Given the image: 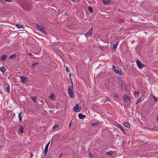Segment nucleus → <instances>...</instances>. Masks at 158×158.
<instances>
[{
    "label": "nucleus",
    "mask_w": 158,
    "mask_h": 158,
    "mask_svg": "<svg viewBox=\"0 0 158 158\" xmlns=\"http://www.w3.org/2000/svg\"><path fill=\"white\" fill-rule=\"evenodd\" d=\"M116 138L115 137H114V140H116V139H120V136L118 135H115Z\"/></svg>",
    "instance_id": "24"
},
{
    "label": "nucleus",
    "mask_w": 158,
    "mask_h": 158,
    "mask_svg": "<svg viewBox=\"0 0 158 158\" xmlns=\"http://www.w3.org/2000/svg\"><path fill=\"white\" fill-rule=\"evenodd\" d=\"M114 154L115 155L116 153L115 152H113L112 151H110L109 152V156H111L112 155V154ZM115 156V155H114Z\"/></svg>",
    "instance_id": "26"
},
{
    "label": "nucleus",
    "mask_w": 158,
    "mask_h": 158,
    "mask_svg": "<svg viewBox=\"0 0 158 158\" xmlns=\"http://www.w3.org/2000/svg\"><path fill=\"white\" fill-rule=\"evenodd\" d=\"M134 93V94H135L136 93L137 94V95H139V91H137V92H135Z\"/></svg>",
    "instance_id": "39"
},
{
    "label": "nucleus",
    "mask_w": 158,
    "mask_h": 158,
    "mask_svg": "<svg viewBox=\"0 0 158 158\" xmlns=\"http://www.w3.org/2000/svg\"><path fill=\"white\" fill-rule=\"evenodd\" d=\"M144 97L143 95H142L141 97H139L137 101L136 105H137L139 103L143 101L144 99Z\"/></svg>",
    "instance_id": "13"
},
{
    "label": "nucleus",
    "mask_w": 158,
    "mask_h": 158,
    "mask_svg": "<svg viewBox=\"0 0 158 158\" xmlns=\"http://www.w3.org/2000/svg\"><path fill=\"white\" fill-rule=\"evenodd\" d=\"M113 68L114 70V72L116 73L119 74L120 75H122L123 74V72L121 71V69H118L114 65H113Z\"/></svg>",
    "instance_id": "2"
},
{
    "label": "nucleus",
    "mask_w": 158,
    "mask_h": 158,
    "mask_svg": "<svg viewBox=\"0 0 158 158\" xmlns=\"http://www.w3.org/2000/svg\"><path fill=\"white\" fill-rule=\"evenodd\" d=\"M153 98L154 99V102H157L158 101V99H157L155 96H153Z\"/></svg>",
    "instance_id": "29"
},
{
    "label": "nucleus",
    "mask_w": 158,
    "mask_h": 158,
    "mask_svg": "<svg viewBox=\"0 0 158 158\" xmlns=\"http://www.w3.org/2000/svg\"><path fill=\"white\" fill-rule=\"evenodd\" d=\"M20 78L21 80V82L23 83H25L27 81V79H28V78L27 77L23 76L21 77Z\"/></svg>",
    "instance_id": "10"
},
{
    "label": "nucleus",
    "mask_w": 158,
    "mask_h": 158,
    "mask_svg": "<svg viewBox=\"0 0 158 158\" xmlns=\"http://www.w3.org/2000/svg\"><path fill=\"white\" fill-rule=\"evenodd\" d=\"M118 80L119 81V83L123 82L122 78L120 77H119L118 78Z\"/></svg>",
    "instance_id": "34"
},
{
    "label": "nucleus",
    "mask_w": 158,
    "mask_h": 158,
    "mask_svg": "<svg viewBox=\"0 0 158 158\" xmlns=\"http://www.w3.org/2000/svg\"><path fill=\"white\" fill-rule=\"evenodd\" d=\"M62 154H61L59 156V158H60L61 157V156H62Z\"/></svg>",
    "instance_id": "44"
},
{
    "label": "nucleus",
    "mask_w": 158,
    "mask_h": 158,
    "mask_svg": "<svg viewBox=\"0 0 158 158\" xmlns=\"http://www.w3.org/2000/svg\"><path fill=\"white\" fill-rule=\"evenodd\" d=\"M16 57V55L15 54H13L12 55L9 56V58L10 59H14Z\"/></svg>",
    "instance_id": "21"
},
{
    "label": "nucleus",
    "mask_w": 158,
    "mask_h": 158,
    "mask_svg": "<svg viewBox=\"0 0 158 158\" xmlns=\"http://www.w3.org/2000/svg\"><path fill=\"white\" fill-rule=\"evenodd\" d=\"M4 88L6 91H7L8 93H9L10 91V86L8 84L4 85Z\"/></svg>",
    "instance_id": "11"
},
{
    "label": "nucleus",
    "mask_w": 158,
    "mask_h": 158,
    "mask_svg": "<svg viewBox=\"0 0 158 158\" xmlns=\"http://www.w3.org/2000/svg\"><path fill=\"white\" fill-rule=\"evenodd\" d=\"M37 64H38V63H34V64H32V66L33 67H34L35 65H37Z\"/></svg>",
    "instance_id": "37"
},
{
    "label": "nucleus",
    "mask_w": 158,
    "mask_h": 158,
    "mask_svg": "<svg viewBox=\"0 0 158 158\" xmlns=\"http://www.w3.org/2000/svg\"><path fill=\"white\" fill-rule=\"evenodd\" d=\"M100 123L98 122L94 123L92 124V126L94 127H99V126Z\"/></svg>",
    "instance_id": "15"
},
{
    "label": "nucleus",
    "mask_w": 158,
    "mask_h": 158,
    "mask_svg": "<svg viewBox=\"0 0 158 158\" xmlns=\"http://www.w3.org/2000/svg\"><path fill=\"white\" fill-rule=\"evenodd\" d=\"M36 98L35 97H31V99L33 100V102H36Z\"/></svg>",
    "instance_id": "25"
},
{
    "label": "nucleus",
    "mask_w": 158,
    "mask_h": 158,
    "mask_svg": "<svg viewBox=\"0 0 158 158\" xmlns=\"http://www.w3.org/2000/svg\"><path fill=\"white\" fill-rule=\"evenodd\" d=\"M7 58V57L6 55H3L1 57V60L2 61H5Z\"/></svg>",
    "instance_id": "22"
},
{
    "label": "nucleus",
    "mask_w": 158,
    "mask_h": 158,
    "mask_svg": "<svg viewBox=\"0 0 158 158\" xmlns=\"http://www.w3.org/2000/svg\"><path fill=\"white\" fill-rule=\"evenodd\" d=\"M23 114L22 112L19 113V123H21L22 122V118L23 117Z\"/></svg>",
    "instance_id": "8"
},
{
    "label": "nucleus",
    "mask_w": 158,
    "mask_h": 158,
    "mask_svg": "<svg viewBox=\"0 0 158 158\" xmlns=\"http://www.w3.org/2000/svg\"><path fill=\"white\" fill-rule=\"evenodd\" d=\"M71 121L70 124L69 125V128H70L71 127Z\"/></svg>",
    "instance_id": "41"
},
{
    "label": "nucleus",
    "mask_w": 158,
    "mask_h": 158,
    "mask_svg": "<svg viewBox=\"0 0 158 158\" xmlns=\"http://www.w3.org/2000/svg\"><path fill=\"white\" fill-rule=\"evenodd\" d=\"M114 97L115 98H118V95L117 94H114Z\"/></svg>",
    "instance_id": "36"
},
{
    "label": "nucleus",
    "mask_w": 158,
    "mask_h": 158,
    "mask_svg": "<svg viewBox=\"0 0 158 158\" xmlns=\"http://www.w3.org/2000/svg\"><path fill=\"white\" fill-rule=\"evenodd\" d=\"M32 156H33V155L31 154V156L32 157Z\"/></svg>",
    "instance_id": "52"
},
{
    "label": "nucleus",
    "mask_w": 158,
    "mask_h": 158,
    "mask_svg": "<svg viewBox=\"0 0 158 158\" xmlns=\"http://www.w3.org/2000/svg\"><path fill=\"white\" fill-rule=\"evenodd\" d=\"M103 1L105 4L109 3V0H103Z\"/></svg>",
    "instance_id": "32"
},
{
    "label": "nucleus",
    "mask_w": 158,
    "mask_h": 158,
    "mask_svg": "<svg viewBox=\"0 0 158 158\" xmlns=\"http://www.w3.org/2000/svg\"><path fill=\"white\" fill-rule=\"evenodd\" d=\"M50 98L52 100L55 99V95L53 94H52L50 97Z\"/></svg>",
    "instance_id": "31"
},
{
    "label": "nucleus",
    "mask_w": 158,
    "mask_h": 158,
    "mask_svg": "<svg viewBox=\"0 0 158 158\" xmlns=\"http://www.w3.org/2000/svg\"><path fill=\"white\" fill-rule=\"evenodd\" d=\"M50 142V141H49L47 143L46 146L45 147V149H44V155L45 156H46L48 151V146L49 145V144Z\"/></svg>",
    "instance_id": "6"
},
{
    "label": "nucleus",
    "mask_w": 158,
    "mask_h": 158,
    "mask_svg": "<svg viewBox=\"0 0 158 158\" xmlns=\"http://www.w3.org/2000/svg\"><path fill=\"white\" fill-rule=\"evenodd\" d=\"M92 19V18H91L90 19H89V20H91Z\"/></svg>",
    "instance_id": "50"
},
{
    "label": "nucleus",
    "mask_w": 158,
    "mask_h": 158,
    "mask_svg": "<svg viewBox=\"0 0 158 158\" xmlns=\"http://www.w3.org/2000/svg\"><path fill=\"white\" fill-rule=\"evenodd\" d=\"M119 41H118L115 44L111 45L110 48L113 52H115L116 48H117V45L118 44Z\"/></svg>",
    "instance_id": "3"
},
{
    "label": "nucleus",
    "mask_w": 158,
    "mask_h": 158,
    "mask_svg": "<svg viewBox=\"0 0 158 158\" xmlns=\"http://www.w3.org/2000/svg\"><path fill=\"white\" fill-rule=\"evenodd\" d=\"M12 1V0H1V2L2 4H5L6 2H11Z\"/></svg>",
    "instance_id": "19"
},
{
    "label": "nucleus",
    "mask_w": 158,
    "mask_h": 158,
    "mask_svg": "<svg viewBox=\"0 0 158 158\" xmlns=\"http://www.w3.org/2000/svg\"><path fill=\"white\" fill-rule=\"evenodd\" d=\"M120 21H121V22H122V23H123L125 21V20L124 19H121Z\"/></svg>",
    "instance_id": "40"
},
{
    "label": "nucleus",
    "mask_w": 158,
    "mask_h": 158,
    "mask_svg": "<svg viewBox=\"0 0 158 158\" xmlns=\"http://www.w3.org/2000/svg\"><path fill=\"white\" fill-rule=\"evenodd\" d=\"M89 156L90 157L92 158H93L94 157L93 154L90 152L89 153Z\"/></svg>",
    "instance_id": "33"
},
{
    "label": "nucleus",
    "mask_w": 158,
    "mask_h": 158,
    "mask_svg": "<svg viewBox=\"0 0 158 158\" xmlns=\"http://www.w3.org/2000/svg\"><path fill=\"white\" fill-rule=\"evenodd\" d=\"M120 84L119 85L120 87L121 88H122V89H123V82L119 83Z\"/></svg>",
    "instance_id": "28"
},
{
    "label": "nucleus",
    "mask_w": 158,
    "mask_h": 158,
    "mask_svg": "<svg viewBox=\"0 0 158 158\" xmlns=\"http://www.w3.org/2000/svg\"><path fill=\"white\" fill-rule=\"evenodd\" d=\"M79 118L81 119L84 118L85 117V115L82 114L81 113H80L78 114Z\"/></svg>",
    "instance_id": "17"
},
{
    "label": "nucleus",
    "mask_w": 158,
    "mask_h": 158,
    "mask_svg": "<svg viewBox=\"0 0 158 158\" xmlns=\"http://www.w3.org/2000/svg\"><path fill=\"white\" fill-rule=\"evenodd\" d=\"M88 9L89 11L92 13H93V8L90 6H89L88 7Z\"/></svg>",
    "instance_id": "27"
},
{
    "label": "nucleus",
    "mask_w": 158,
    "mask_h": 158,
    "mask_svg": "<svg viewBox=\"0 0 158 158\" xmlns=\"http://www.w3.org/2000/svg\"><path fill=\"white\" fill-rule=\"evenodd\" d=\"M36 26L37 28H38L40 31L44 33L47 34L46 31L44 30V28L41 25H40L38 24H36Z\"/></svg>",
    "instance_id": "4"
},
{
    "label": "nucleus",
    "mask_w": 158,
    "mask_h": 158,
    "mask_svg": "<svg viewBox=\"0 0 158 158\" xmlns=\"http://www.w3.org/2000/svg\"><path fill=\"white\" fill-rule=\"evenodd\" d=\"M93 27L90 29L89 31L86 33L85 34V36H87V35H88L89 37H90L92 36L93 34Z\"/></svg>",
    "instance_id": "7"
},
{
    "label": "nucleus",
    "mask_w": 158,
    "mask_h": 158,
    "mask_svg": "<svg viewBox=\"0 0 158 158\" xmlns=\"http://www.w3.org/2000/svg\"><path fill=\"white\" fill-rule=\"evenodd\" d=\"M28 55L30 56H33V55L32 54H31V53H29Z\"/></svg>",
    "instance_id": "43"
},
{
    "label": "nucleus",
    "mask_w": 158,
    "mask_h": 158,
    "mask_svg": "<svg viewBox=\"0 0 158 158\" xmlns=\"http://www.w3.org/2000/svg\"><path fill=\"white\" fill-rule=\"evenodd\" d=\"M123 98L125 101H127L128 100H130L131 99V98L127 96V95H125L123 96Z\"/></svg>",
    "instance_id": "14"
},
{
    "label": "nucleus",
    "mask_w": 158,
    "mask_h": 158,
    "mask_svg": "<svg viewBox=\"0 0 158 158\" xmlns=\"http://www.w3.org/2000/svg\"><path fill=\"white\" fill-rule=\"evenodd\" d=\"M111 0H109V3H110V2H111Z\"/></svg>",
    "instance_id": "49"
},
{
    "label": "nucleus",
    "mask_w": 158,
    "mask_h": 158,
    "mask_svg": "<svg viewBox=\"0 0 158 158\" xmlns=\"http://www.w3.org/2000/svg\"><path fill=\"white\" fill-rule=\"evenodd\" d=\"M49 111L51 113H52L53 111H52V110H50V111Z\"/></svg>",
    "instance_id": "46"
},
{
    "label": "nucleus",
    "mask_w": 158,
    "mask_h": 158,
    "mask_svg": "<svg viewBox=\"0 0 158 158\" xmlns=\"http://www.w3.org/2000/svg\"><path fill=\"white\" fill-rule=\"evenodd\" d=\"M23 130H24V128L22 126H21L19 129V132H20L21 133H22L23 132Z\"/></svg>",
    "instance_id": "20"
},
{
    "label": "nucleus",
    "mask_w": 158,
    "mask_h": 158,
    "mask_svg": "<svg viewBox=\"0 0 158 158\" xmlns=\"http://www.w3.org/2000/svg\"><path fill=\"white\" fill-rule=\"evenodd\" d=\"M123 29V27H121V28H120L119 29H118V31H121Z\"/></svg>",
    "instance_id": "38"
},
{
    "label": "nucleus",
    "mask_w": 158,
    "mask_h": 158,
    "mask_svg": "<svg viewBox=\"0 0 158 158\" xmlns=\"http://www.w3.org/2000/svg\"><path fill=\"white\" fill-rule=\"evenodd\" d=\"M66 71L68 72H70V70L69 69V68L68 67H66Z\"/></svg>",
    "instance_id": "35"
},
{
    "label": "nucleus",
    "mask_w": 158,
    "mask_h": 158,
    "mask_svg": "<svg viewBox=\"0 0 158 158\" xmlns=\"http://www.w3.org/2000/svg\"><path fill=\"white\" fill-rule=\"evenodd\" d=\"M47 158H52L50 156H48V157H47Z\"/></svg>",
    "instance_id": "48"
},
{
    "label": "nucleus",
    "mask_w": 158,
    "mask_h": 158,
    "mask_svg": "<svg viewBox=\"0 0 158 158\" xmlns=\"http://www.w3.org/2000/svg\"><path fill=\"white\" fill-rule=\"evenodd\" d=\"M59 129L58 125L55 124L53 127V131H56Z\"/></svg>",
    "instance_id": "16"
},
{
    "label": "nucleus",
    "mask_w": 158,
    "mask_h": 158,
    "mask_svg": "<svg viewBox=\"0 0 158 158\" xmlns=\"http://www.w3.org/2000/svg\"><path fill=\"white\" fill-rule=\"evenodd\" d=\"M136 64L137 66L139 69H141L145 66V65L142 64L139 60L136 61Z\"/></svg>",
    "instance_id": "5"
},
{
    "label": "nucleus",
    "mask_w": 158,
    "mask_h": 158,
    "mask_svg": "<svg viewBox=\"0 0 158 158\" xmlns=\"http://www.w3.org/2000/svg\"><path fill=\"white\" fill-rule=\"evenodd\" d=\"M78 104H77L73 108V110L76 112H79L81 109V108L79 109V107H78Z\"/></svg>",
    "instance_id": "12"
},
{
    "label": "nucleus",
    "mask_w": 158,
    "mask_h": 158,
    "mask_svg": "<svg viewBox=\"0 0 158 158\" xmlns=\"http://www.w3.org/2000/svg\"><path fill=\"white\" fill-rule=\"evenodd\" d=\"M16 26L18 28H23L22 25L19 24H16Z\"/></svg>",
    "instance_id": "30"
},
{
    "label": "nucleus",
    "mask_w": 158,
    "mask_h": 158,
    "mask_svg": "<svg viewBox=\"0 0 158 158\" xmlns=\"http://www.w3.org/2000/svg\"><path fill=\"white\" fill-rule=\"evenodd\" d=\"M71 75H72V74H71V73H70L69 74V77H71Z\"/></svg>",
    "instance_id": "45"
},
{
    "label": "nucleus",
    "mask_w": 158,
    "mask_h": 158,
    "mask_svg": "<svg viewBox=\"0 0 158 158\" xmlns=\"http://www.w3.org/2000/svg\"><path fill=\"white\" fill-rule=\"evenodd\" d=\"M123 125L124 126L127 128H129L130 127V124L128 122L124 123H123Z\"/></svg>",
    "instance_id": "18"
},
{
    "label": "nucleus",
    "mask_w": 158,
    "mask_h": 158,
    "mask_svg": "<svg viewBox=\"0 0 158 158\" xmlns=\"http://www.w3.org/2000/svg\"><path fill=\"white\" fill-rule=\"evenodd\" d=\"M109 100V97H107L106 98V99H102L103 101H104V100Z\"/></svg>",
    "instance_id": "42"
},
{
    "label": "nucleus",
    "mask_w": 158,
    "mask_h": 158,
    "mask_svg": "<svg viewBox=\"0 0 158 158\" xmlns=\"http://www.w3.org/2000/svg\"><path fill=\"white\" fill-rule=\"evenodd\" d=\"M157 119L158 122V117H157Z\"/></svg>",
    "instance_id": "51"
},
{
    "label": "nucleus",
    "mask_w": 158,
    "mask_h": 158,
    "mask_svg": "<svg viewBox=\"0 0 158 158\" xmlns=\"http://www.w3.org/2000/svg\"><path fill=\"white\" fill-rule=\"evenodd\" d=\"M106 155L108 156H109V152H108L106 153Z\"/></svg>",
    "instance_id": "47"
},
{
    "label": "nucleus",
    "mask_w": 158,
    "mask_h": 158,
    "mask_svg": "<svg viewBox=\"0 0 158 158\" xmlns=\"http://www.w3.org/2000/svg\"><path fill=\"white\" fill-rule=\"evenodd\" d=\"M117 127L118 128H119L121 129V131L122 132L124 135H127V132L124 129H123L122 126L120 124H118L117 126Z\"/></svg>",
    "instance_id": "9"
},
{
    "label": "nucleus",
    "mask_w": 158,
    "mask_h": 158,
    "mask_svg": "<svg viewBox=\"0 0 158 158\" xmlns=\"http://www.w3.org/2000/svg\"><path fill=\"white\" fill-rule=\"evenodd\" d=\"M0 70L3 73L6 71V69L3 67H1L0 68Z\"/></svg>",
    "instance_id": "23"
},
{
    "label": "nucleus",
    "mask_w": 158,
    "mask_h": 158,
    "mask_svg": "<svg viewBox=\"0 0 158 158\" xmlns=\"http://www.w3.org/2000/svg\"><path fill=\"white\" fill-rule=\"evenodd\" d=\"M71 81L72 86H69L68 88V93L70 98H73L74 97L73 94L74 91L72 90L73 89V83L72 80Z\"/></svg>",
    "instance_id": "1"
}]
</instances>
